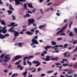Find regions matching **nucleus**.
<instances>
[{"label": "nucleus", "mask_w": 77, "mask_h": 77, "mask_svg": "<svg viewBox=\"0 0 77 77\" xmlns=\"http://www.w3.org/2000/svg\"><path fill=\"white\" fill-rule=\"evenodd\" d=\"M11 25V26H13V27H11L8 30V32H11V33H14V37H17L19 36V32H18L17 31H16L15 30H12L14 28V27H15V26H18V24H15V23L14 22H12L10 23Z\"/></svg>", "instance_id": "f257e3e1"}, {"label": "nucleus", "mask_w": 77, "mask_h": 77, "mask_svg": "<svg viewBox=\"0 0 77 77\" xmlns=\"http://www.w3.org/2000/svg\"><path fill=\"white\" fill-rule=\"evenodd\" d=\"M66 27H67V24H66L64 27H63L62 28H61V29L59 31L57 32V33H56V35H64V36H65V35H65V33H63L61 34H60V33H62V32H63V30H64L65 29Z\"/></svg>", "instance_id": "f03ea898"}, {"label": "nucleus", "mask_w": 77, "mask_h": 77, "mask_svg": "<svg viewBox=\"0 0 77 77\" xmlns=\"http://www.w3.org/2000/svg\"><path fill=\"white\" fill-rule=\"evenodd\" d=\"M21 57H22V56L21 55H17L15 57L14 60V61L17 60H18V59H21Z\"/></svg>", "instance_id": "7ed1b4c3"}, {"label": "nucleus", "mask_w": 77, "mask_h": 77, "mask_svg": "<svg viewBox=\"0 0 77 77\" xmlns=\"http://www.w3.org/2000/svg\"><path fill=\"white\" fill-rule=\"evenodd\" d=\"M32 63H35V64H36L37 63V64L35 65V67L38 66L40 65V63L38 61H33L32 62Z\"/></svg>", "instance_id": "20e7f679"}, {"label": "nucleus", "mask_w": 77, "mask_h": 77, "mask_svg": "<svg viewBox=\"0 0 77 77\" xmlns=\"http://www.w3.org/2000/svg\"><path fill=\"white\" fill-rule=\"evenodd\" d=\"M28 59V57L27 56H26L23 58V62H24L23 63V65H26V62L25 61L26 60V59Z\"/></svg>", "instance_id": "39448f33"}, {"label": "nucleus", "mask_w": 77, "mask_h": 77, "mask_svg": "<svg viewBox=\"0 0 77 77\" xmlns=\"http://www.w3.org/2000/svg\"><path fill=\"white\" fill-rule=\"evenodd\" d=\"M26 33V34L29 35V36H32L34 33V32H31L30 31H27Z\"/></svg>", "instance_id": "423d86ee"}, {"label": "nucleus", "mask_w": 77, "mask_h": 77, "mask_svg": "<svg viewBox=\"0 0 77 77\" xmlns=\"http://www.w3.org/2000/svg\"><path fill=\"white\" fill-rule=\"evenodd\" d=\"M5 59H7L9 60L11 59V57L9 56V55H7L5 56Z\"/></svg>", "instance_id": "0eeeda50"}, {"label": "nucleus", "mask_w": 77, "mask_h": 77, "mask_svg": "<svg viewBox=\"0 0 77 77\" xmlns=\"http://www.w3.org/2000/svg\"><path fill=\"white\" fill-rule=\"evenodd\" d=\"M32 43L31 44V46H32V45H34V44H37V45L39 44V43H38L37 42H35V41L34 40H32Z\"/></svg>", "instance_id": "6e6552de"}, {"label": "nucleus", "mask_w": 77, "mask_h": 77, "mask_svg": "<svg viewBox=\"0 0 77 77\" xmlns=\"http://www.w3.org/2000/svg\"><path fill=\"white\" fill-rule=\"evenodd\" d=\"M51 58H52L51 60H56V61H57V60H59V58L58 57L53 58V56H52L51 57Z\"/></svg>", "instance_id": "1a4fd4ad"}, {"label": "nucleus", "mask_w": 77, "mask_h": 77, "mask_svg": "<svg viewBox=\"0 0 77 77\" xmlns=\"http://www.w3.org/2000/svg\"><path fill=\"white\" fill-rule=\"evenodd\" d=\"M28 21L30 22L31 24H33L34 22H35V20L34 19H29L28 20Z\"/></svg>", "instance_id": "9d476101"}, {"label": "nucleus", "mask_w": 77, "mask_h": 77, "mask_svg": "<svg viewBox=\"0 0 77 77\" xmlns=\"http://www.w3.org/2000/svg\"><path fill=\"white\" fill-rule=\"evenodd\" d=\"M38 36L37 35H36L34 37V38H33L32 39V40L33 41H35V42H36L38 43V41L37 40H35V39H38Z\"/></svg>", "instance_id": "9b49d317"}, {"label": "nucleus", "mask_w": 77, "mask_h": 77, "mask_svg": "<svg viewBox=\"0 0 77 77\" xmlns=\"http://www.w3.org/2000/svg\"><path fill=\"white\" fill-rule=\"evenodd\" d=\"M51 57L48 56H47L46 57V58L45 59V61H49L51 60L50 58Z\"/></svg>", "instance_id": "f8f14e48"}, {"label": "nucleus", "mask_w": 77, "mask_h": 77, "mask_svg": "<svg viewBox=\"0 0 77 77\" xmlns=\"http://www.w3.org/2000/svg\"><path fill=\"white\" fill-rule=\"evenodd\" d=\"M9 8L10 10H11L12 11H14V9L12 8V6L11 4H9Z\"/></svg>", "instance_id": "ddd939ff"}, {"label": "nucleus", "mask_w": 77, "mask_h": 77, "mask_svg": "<svg viewBox=\"0 0 77 77\" xmlns=\"http://www.w3.org/2000/svg\"><path fill=\"white\" fill-rule=\"evenodd\" d=\"M27 5L28 7L30 8H33V7L32 6V3L29 4L27 3Z\"/></svg>", "instance_id": "4468645a"}, {"label": "nucleus", "mask_w": 77, "mask_h": 77, "mask_svg": "<svg viewBox=\"0 0 77 77\" xmlns=\"http://www.w3.org/2000/svg\"><path fill=\"white\" fill-rule=\"evenodd\" d=\"M15 1V5H18L20 3V2L18 1H19V0H14Z\"/></svg>", "instance_id": "2eb2a0df"}, {"label": "nucleus", "mask_w": 77, "mask_h": 77, "mask_svg": "<svg viewBox=\"0 0 77 77\" xmlns=\"http://www.w3.org/2000/svg\"><path fill=\"white\" fill-rule=\"evenodd\" d=\"M27 72L25 71L23 73L22 75H24V77H26V76H27Z\"/></svg>", "instance_id": "dca6fc26"}, {"label": "nucleus", "mask_w": 77, "mask_h": 77, "mask_svg": "<svg viewBox=\"0 0 77 77\" xmlns=\"http://www.w3.org/2000/svg\"><path fill=\"white\" fill-rule=\"evenodd\" d=\"M30 17V15H29V14H26V15L23 16V18H26V17Z\"/></svg>", "instance_id": "f3484780"}, {"label": "nucleus", "mask_w": 77, "mask_h": 77, "mask_svg": "<svg viewBox=\"0 0 77 77\" xmlns=\"http://www.w3.org/2000/svg\"><path fill=\"white\" fill-rule=\"evenodd\" d=\"M5 38V36L4 35H3L2 34H0V39H4V38Z\"/></svg>", "instance_id": "a211bd4d"}, {"label": "nucleus", "mask_w": 77, "mask_h": 77, "mask_svg": "<svg viewBox=\"0 0 77 77\" xmlns=\"http://www.w3.org/2000/svg\"><path fill=\"white\" fill-rule=\"evenodd\" d=\"M1 23L2 25H4V26L6 25V23L5 22V20H1Z\"/></svg>", "instance_id": "6ab92c4d"}, {"label": "nucleus", "mask_w": 77, "mask_h": 77, "mask_svg": "<svg viewBox=\"0 0 77 77\" xmlns=\"http://www.w3.org/2000/svg\"><path fill=\"white\" fill-rule=\"evenodd\" d=\"M50 48V46H46L44 47V48L46 51H48V48Z\"/></svg>", "instance_id": "aec40b11"}, {"label": "nucleus", "mask_w": 77, "mask_h": 77, "mask_svg": "<svg viewBox=\"0 0 77 77\" xmlns=\"http://www.w3.org/2000/svg\"><path fill=\"white\" fill-rule=\"evenodd\" d=\"M7 12L8 13L9 15H11V14L12 13V11L8 10L7 11Z\"/></svg>", "instance_id": "412c9836"}, {"label": "nucleus", "mask_w": 77, "mask_h": 77, "mask_svg": "<svg viewBox=\"0 0 77 77\" xmlns=\"http://www.w3.org/2000/svg\"><path fill=\"white\" fill-rule=\"evenodd\" d=\"M23 7L25 9H27V4H24Z\"/></svg>", "instance_id": "4be33fe9"}, {"label": "nucleus", "mask_w": 77, "mask_h": 77, "mask_svg": "<svg viewBox=\"0 0 77 77\" xmlns=\"http://www.w3.org/2000/svg\"><path fill=\"white\" fill-rule=\"evenodd\" d=\"M67 45H68V44H65L64 45V46L63 47H62V48H66V47H67Z\"/></svg>", "instance_id": "5701e85b"}, {"label": "nucleus", "mask_w": 77, "mask_h": 77, "mask_svg": "<svg viewBox=\"0 0 77 77\" xmlns=\"http://www.w3.org/2000/svg\"><path fill=\"white\" fill-rule=\"evenodd\" d=\"M72 72V69L71 70H68V74H71Z\"/></svg>", "instance_id": "b1692460"}, {"label": "nucleus", "mask_w": 77, "mask_h": 77, "mask_svg": "<svg viewBox=\"0 0 77 77\" xmlns=\"http://www.w3.org/2000/svg\"><path fill=\"white\" fill-rule=\"evenodd\" d=\"M68 66H69V68H71L72 66V63H71L70 64H68Z\"/></svg>", "instance_id": "393cba45"}, {"label": "nucleus", "mask_w": 77, "mask_h": 77, "mask_svg": "<svg viewBox=\"0 0 77 77\" xmlns=\"http://www.w3.org/2000/svg\"><path fill=\"white\" fill-rule=\"evenodd\" d=\"M4 56H5V54H2L0 56V58L2 59H3V57H4Z\"/></svg>", "instance_id": "a878e982"}, {"label": "nucleus", "mask_w": 77, "mask_h": 77, "mask_svg": "<svg viewBox=\"0 0 77 77\" xmlns=\"http://www.w3.org/2000/svg\"><path fill=\"white\" fill-rule=\"evenodd\" d=\"M27 62L28 63L29 65H30V66H32V63L30 62V61H27Z\"/></svg>", "instance_id": "bb28decb"}, {"label": "nucleus", "mask_w": 77, "mask_h": 77, "mask_svg": "<svg viewBox=\"0 0 77 77\" xmlns=\"http://www.w3.org/2000/svg\"><path fill=\"white\" fill-rule=\"evenodd\" d=\"M51 43L53 44V45H56V42L52 41L51 42Z\"/></svg>", "instance_id": "cd10ccee"}, {"label": "nucleus", "mask_w": 77, "mask_h": 77, "mask_svg": "<svg viewBox=\"0 0 77 77\" xmlns=\"http://www.w3.org/2000/svg\"><path fill=\"white\" fill-rule=\"evenodd\" d=\"M18 45L19 47H22V43H20V42L18 43Z\"/></svg>", "instance_id": "c85d7f7f"}, {"label": "nucleus", "mask_w": 77, "mask_h": 77, "mask_svg": "<svg viewBox=\"0 0 77 77\" xmlns=\"http://www.w3.org/2000/svg\"><path fill=\"white\" fill-rule=\"evenodd\" d=\"M77 43V40H76L73 42V44H76Z\"/></svg>", "instance_id": "c756f323"}, {"label": "nucleus", "mask_w": 77, "mask_h": 77, "mask_svg": "<svg viewBox=\"0 0 77 77\" xmlns=\"http://www.w3.org/2000/svg\"><path fill=\"white\" fill-rule=\"evenodd\" d=\"M12 17L13 18V20H16V17H15V16L12 15Z\"/></svg>", "instance_id": "7c9ffc66"}, {"label": "nucleus", "mask_w": 77, "mask_h": 77, "mask_svg": "<svg viewBox=\"0 0 77 77\" xmlns=\"http://www.w3.org/2000/svg\"><path fill=\"white\" fill-rule=\"evenodd\" d=\"M16 75H18V74H17V73H16V74L14 73V74L11 76V77H15Z\"/></svg>", "instance_id": "2f4dec72"}, {"label": "nucleus", "mask_w": 77, "mask_h": 77, "mask_svg": "<svg viewBox=\"0 0 77 77\" xmlns=\"http://www.w3.org/2000/svg\"><path fill=\"white\" fill-rule=\"evenodd\" d=\"M39 31L38 30H36L35 32V34L37 35V34H38V33H39Z\"/></svg>", "instance_id": "473e14b6"}, {"label": "nucleus", "mask_w": 77, "mask_h": 77, "mask_svg": "<svg viewBox=\"0 0 77 77\" xmlns=\"http://www.w3.org/2000/svg\"><path fill=\"white\" fill-rule=\"evenodd\" d=\"M47 73L48 74H50V73H51L53 72V70H51V71H48L47 72Z\"/></svg>", "instance_id": "72a5a7b5"}, {"label": "nucleus", "mask_w": 77, "mask_h": 77, "mask_svg": "<svg viewBox=\"0 0 77 77\" xmlns=\"http://www.w3.org/2000/svg\"><path fill=\"white\" fill-rule=\"evenodd\" d=\"M55 65H61V64L60 63H55Z\"/></svg>", "instance_id": "f704fd0d"}, {"label": "nucleus", "mask_w": 77, "mask_h": 77, "mask_svg": "<svg viewBox=\"0 0 77 77\" xmlns=\"http://www.w3.org/2000/svg\"><path fill=\"white\" fill-rule=\"evenodd\" d=\"M69 35H70V36H73V34H72V32H71L69 34Z\"/></svg>", "instance_id": "c9c22d12"}, {"label": "nucleus", "mask_w": 77, "mask_h": 77, "mask_svg": "<svg viewBox=\"0 0 77 77\" xmlns=\"http://www.w3.org/2000/svg\"><path fill=\"white\" fill-rule=\"evenodd\" d=\"M72 23H73L72 22H71L70 23L69 25V29H70V28H71V26H72Z\"/></svg>", "instance_id": "e433bc0d"}, {"label": "nucleus", "mask_w": 77, "mask_h": 77, "mask_svg": "<svg viewBox=\"0 0 77 77\" xmlns=\"http://www.w3.org/2000/svg\"><path fill=\"white\" fill-rule=\"evenodd\" d=\"M30 58H33V55L29 56L28 57V59H29Z\"/></svg>", "instance_id": "4c0bfd02"}, {"label": "nucleus", "mask_w": 77, "mask_h": 77, "mask_svg": "<svg viewBox=\"0 0 77 77\" xmlns=\"http://www.w3.org/2000/svg\"><path fill=\"white\" fill-rule=\"evenodd\" d=\"M20 63H19L18 61L16 62L14 64L15 65H19V64H20Z\"/></svg>", "instance_id": "58836bf2"}, {"label": "nucleus", "mask_w": 77, "mask_h": 77, "mask_svg": "<svg viewBox=\"0 0 77 77\" xmlns=\"http://www.w3.org/2000/svg\"><path fill=\"white\" fill-rule=\"evenodd\" d=\"M26 14H28V13H30V14H32V12L29 11H28V12H26Z\"/></svg>", "instance_id": "ea45409f"}, {"label": "nucleus", "mask_w": 77, "mask_h": 77, "mask_svg": "<svg viewBox=\"0 0 77 77\" xmlns=\"http://www.w3.org/2000/svg\"><path fill=\"white\" fill-rule=\"evenodd\" d=\"M34 69V68H33V67H31V68L29 69H28V70H30V71H32V69Z\"/></svg>", "instance_id": "a19ab883"}, {"label": "nucleus", "mask_w": 77, "mask_h": 77, "mask_svg": "<svg viewBox=\"0 0 77 77\" xmlns=\"http://www.w3.org/2000/svg\"><path fill=\"white\" fill-rule=\"evenodd\" d=\"M19 2H26V0H19Z\"/></svg>", "instance_id": "79ce46f5"}, {"label": "nucleus", "mask_w": 77, "mask_h": 77, "mask_svg": "<svg viewBox=\"0 0 77 77\" xmlns=\"http://www.w3.org/2000/svg\"><path fill=\"white\" fill-rule=\"evenodd\" d=\"M53 4V2H49L48 4V6H49V5H52Z\"/></svg>", "instance_id": "37998d69"}, {"label": "nucleus", "mask_w": 77, "mask_h": 77, "mask_svg": "<svg viewBox=\"0 0 77 77\" xmlns=\"http://www.w3.org/2000/svg\"><path fill=\"white\" fill-rule=\"evenodd\" d=\"M8 60H9L6 59H4V62H8Z\"/></svg>", "instance_id": "c03bdc74"}, {"label": "nucleus", "mask_w": 77, "mask_h": 77, "mask_svg": "<svg viewBox=\"0 0 77 77\" xmlns=\"http://www.w3.org/2000/svg\"><path fill=\"white\" fill-rule=\"evenodd\" d=\"M56 14V15L57 16H58V17H59V16H60V14L58 13H57Z\"/></svg>", "instance_id": "a18cd8bd"}, {"label": "nucleus", "mask_w": 77, "mask_h": 77, "mask_svg": "<svg viewBox=\"0 0 77 77\" xmlns=\"http://www.w3.org/2000/svg\"><path fill=\"white\" fill-rule=\"evenodd\" d=\"M45 76V74L44 73L41 74V77H43L44 76Z\"/></svg>", "instance_id": "49530a36"}, {"label": "nucleus", "mask_w": 77, "mask_h": 77, "mask_svg": "<svg viewBox=\"0 0 77 77\" xmlns=\"http://www.w3.org/2000/svg\"><path fill=\"white\" fill-rule=\"evenodd\" d=\"M4 72H5V73H7L8 72V70L7 69H5L4 70Z\"/></svg>", "instance_id": "de8ad7c7"}, {"label": "nucleus", "mask_w": 77, "mask_h": 77, "mask_svg": "<svg viewBox=\"0 0 77 77\" xmlns=\"http://www.w3.org/2000/svg\"><path fill=\"white\" fill-rule=\"evenodd\" d=\"M5 36H6L7 37H8L9 36V34H6L5 35Z\"/></svg>", "instance_id": "09e8293b"}, {"label": "nucleus", "mask_w": 77, "mask_h": 77, "mask_svg": "<svg viewBox=\"0 0 77 77\" xmlns=\"http://www.w3.org/2000/svg\"><path fill=\"white\" fill-rule=\"evenodd\" d=\"M57 40L58 41H60L62 39V38H58L57 39Z\"/></svg>", "instance_id": "8fccbe9b"}, {"label": "nucleus", "mask_w": 77, "mask_h": 77, "mask_svg": "<svg viewBox=\"0 0 77 77\" xmlns=\"http://www.w3.org/2000/svg\"><path fill=\"white\" fill-rule=\"evenodd\" d=\"M63 55H64V57H66V52H65V53H64L63 54Z\"/></svg>", "instance_id": "3c124183"}, {"label": "nucleus", "mask_w": 77, "mask_h": 77, "mask_svg": "<svg viewBox=\"0 0 77 77\" xmlns=\"http://www.w3.org/2000/svg\"><path fill=\"white\" fill-rule=\"evenodd\" d=\"M43 53L45 54H47V52L45 51H43Z\"/></svg>", "instance_id": "603ef678"}, {"label": "nucleus", "mask_w": 77, "mask_h": 77, "mask_svg": "<svg viewBox=\"0 0 77 77\" xmlns=\"http://www.w3.org/2000/svg\"><path fill=\"white\" fill-rule=\"evenodd\" d=\"M59 50H57V51H54V53H59Z\"/></svg>", "instance_id": "864d4df0"}, {"label": "nucleus", "mask_w": 77, "mask_h": 77, "mask_svg": "<svg viewBox=\"0 0 77 77\" xmlns=\"http://www.w3.org/2000/svg\"><path fill=\"white\" fill-rule=\"evenodd\" d=\"M7 28V27L6 26H4V27L2 28V30H5V29H6Z\"/></svg>", "instance_id": "5fc2aeb1"}, {"label": "nucleus", "mask_w": 77, "mask_h": 77, "mask_svg": "<svg viewBox=\"0 0 77 77\" xmlns=\"http://www.w3.org/2000/svg\"><path fill=\"white\" fill-rule=\"evenodd\" d=\"M22 27L23 29H24V28H26V27H27V26H26V25H25V26L23 25L22 26Z\"/></svg>", "instance_id": "6e6d98bb"}, {"label": "nucleus", "mask_w": 77, "mask_h": 77, "mask_svg": "<svg viewBox=\"0 0 77 77\" xmlns=\"http://www.w3.org/2000/svg\"><path fill=\"white\" fill-rule=\"evenodd\" d=\"M17 67L18 68H21V65H19L17 66Z\"/></svg>", "instance_id": "4d7b16f0"}, {"label": "nucleus", "mask_w": 77, "mask_h": 77, "mask_svg": "<svg viewBox=\"0 0 77 77\" xmlns=\"http://www.w3.org/2000/svg\"><path fill=\"white\" fill-rule=\"evenodd\" d=\"M75 32L76 33H77V29L76 28H75L74 29Z\"/></svg>", "instance_id": "13d9d810"}, {"label": "nucleus", "mask_w": 77, "mask_h": 77, "mask_svg": "<svg viewBox=\"0 0 77 77\" xmlns=\"http://www.w3.org/2000/svg\"><path fill=\"white\" fill-rule=\"evenodd\" d=\"M41 69L40 68H39L38 69V71H41Z\"/></svg>", "instance_id": "bf43d9fd"}, {"label": "nucleus", "mask_w": 77, "mask_h": 77, "mask_svg": "<svg viewBox=\"0 0 77 77\" xmlns=\"http://www.w3.org/2000/svg\"><path fill=\"white\" fill-rule=\"evenodd\" d=\"M30 31L32 32H35V29H32Z\"/></svg>", "instance_id": "052dcab7"}, {"label": "nucleus", "mask_w": 77, "mask_h": 77, "mask_svg": "<svg viewBox=\"0 0 77 77\" xmlns=\"http://www.w3.org/2000/svg\"><path fill=\"white\" fill-rule=\"evenodd\" d=\"M66 65H67V64H63L62 65V66H66Z\"/></svg>", "instance_id": "680f3d73"}, {"label": "nucleus", "mask_w": 77, "mask_h": 77, "mask_svg": "<svg viewBox=\"0 0 77 77\" xmlns=\"http://www.w3.org/2000/svg\"><path fill=\"white\" fill-rule=\"evenodd\" d=\"M42 27H43L42 26V25L40 26H39V29H42Z\"/></svg>", "instance_id": "e2e57ef3"}, {"label": "nucleus", "mask_w": 77, "mask_h": 77, "mask_svg": "<svg viewBox=\"0 0 77 77\" xmlns=\"http://www.w3.org/2000/svg\"><path fill=\"white\" fill-rule=\"evenodd\" d=\"M26 30L27 29H23V30H22V32H24V31H26Z\"/></svg>", "instance_id": "0e129e2a"}, {"label": "nucleus", "mask_w": 77, "mask_h": 77, "mask_svg": "<svg viewBox=\"0 0 77 77\" xmlns=\"http://www.w3.org/2000/svg\"><path fill=\"white\" fill-rule=\"evenodd\" d=\"M36 71V69H35L33 71H32V72H35Z\"/></svg>", "instance_id": "69168bd1"}, {"label": "nucleus", "mask_w": 77, "mask_h": 77, "mask_svg": "<svg viewBox=\"0 0 77 77\" xmlns=\"http://www.w3.org/2000/svg\"><path fill=\"white\" fill-rule=\"evenodd\" d=\"M40 53H41L40 52H38V53H36L35 54L36 55H39V54H40Z\"/></svg>", "instance_id": "338daca9"}, {"label": "nucleus", "mask_w": 77, "mask_h": 77, "mask_svg": "<svg viewBox=\"0 0 77 77\" xmlns=\"http://www.w3.org/2000/svg\"><path fill=\"white\" fill-rule=\"evenodd\" d=\"M23 32V31H21V32H20V34H24V32Z\"/></svg>", "instance_id": "774afa93"}]
</instances>
